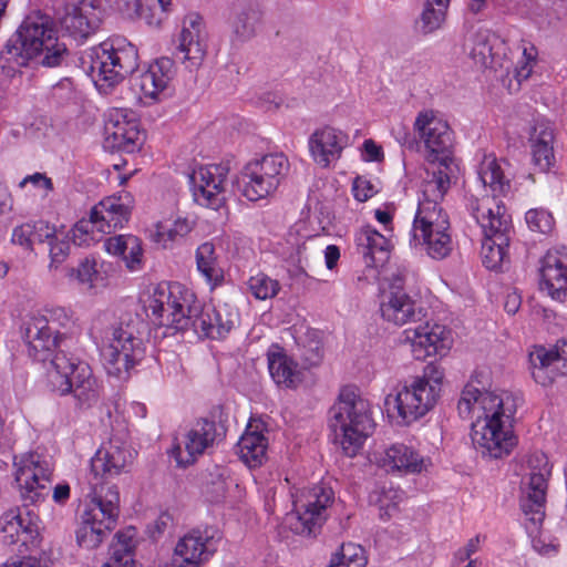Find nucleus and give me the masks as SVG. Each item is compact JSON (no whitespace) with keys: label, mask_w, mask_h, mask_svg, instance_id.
<instances>
[{"label":"nucleus","mask_w":567,"mask_h":567,"mask_svg":"<svg viewBox=\"0 0 567 567\" xmlns=\"http://www.w3.org/2000/svg\"><path fill=\"white\" fill-rule=\"evenodd\" d=\"M78 328L63 309H55L50 316L32 318L25 327L24 339L29 355L37 361L50 359L48 386L59 395L72 394L81 408H90L97 403L101 386L92 373L91 367L78 358L68 355L60 350L71 341Z\"/></svg>","instance_id":"1"},{"label":"nucleus","mask_w":567,"mask_h":567,"mask_svg":"<svg viewBox=\"0 0 567 567\" xmlns=\"http://www.w3.org/2000/svg\"><path fill=\"white\" fill-rule=\"evenodd\" d=\"M146 317L157 326L185 331L193 328L203 337L223 339L234 328L237 313L226 303L202 306L179 284H159L144 301Z\"/></svg>","instance_id":"2"},{"label":"nucleus","mask_w":567,"mask_h":567,"mask_svg":"<svg viewBox=\"0 0 567 567\" xmlns=\"http://www.w3.org/2000/svg\"><path fill=\"white\" fill-rule=\"evenodd\" d=\"M522 398L507 391H484L466 385L457 403L461 417H475L471 439L483 456L502 458L517 444L513 424Z\"/></svg>","instance_id":"3"},{"label":"nucleus","mask_w":567,"mask_h":567,"mask_svg":"<svg viewBox=\"0 0 567 567\" xmlns=\"http://www.w3.org/2000/svg\"><path fill=\"white\" fill-rule=\"evenodd\" d=\"M51 465L40 455L31 454L21 460L16 472L22 507L10 509L0 517V539L6 545L21 543L29 550L40 543V519L30 505H37L48 495Z\"/></svg>","instance_id":"4"},{"label":"nucleus","mask_w":567,"mask_h":567,"mask_svg":"<svg viewBox=\"0 0 567 567\" xmlns=\"http://www.w3.org/2000/svg\"><path fill=\"white\" fill-rule=\"evenodd\" d=\"M69 56L65 43L60 42L48 16L27 17L14 34L7 41L0 54V64L7 74L25 66L40 58L43 66L56 68Z\"/></svg>","instance_id":"5"},{"label":"nucleus","mask_w":567,"mask_h":567,"mask_svg":"<svg viewBox=\"0 0 567 567\" xmlns=\"http://www.w3.org/2000/svg\"><path fill=\"white\" fill-rule=\"evenodd\" d=\"M147 323L137 315H126L114 324L104 327L97 318L91 328L96 344L104 347L103 357L107 373L124 379L146 354Z\"/></svg>","instance_id":"6"},{"label":"nucleus","mask_w":567,"mask_h":567,"mask_svg":"<svg viewBox=\"0 0 567 567\" xmlns=\"http://www.w3.org/2000/svg\"><path fill=\"white\" fill-rule=\"evenodd\" d=\"M414 131L419 134L426 148V158L432 165L426 171L427 193L441 194L457 179L458 165L453 156V131L447 122L439 117L432 110L422 111L414 121Z\"/></svg>","instance_id":"7"},{"label":"nucleus","mask_w":567,"mask_h":567,"mask_svg":"<svg viewBox=\"0 0 567 567\" xmlns=\"http://www.w3.org/2000/svg\"><path fill=\"white\" fill-rule=\"evenodd\" d=\"M444 371L435 363L424 367L423 373L399 384L385 398L389 415L399 424L410 425L426 415L436 405L442 391Z\"/></svg>","instance_id":"8"},{"label":"nucleus","mask_w":567,"mask_h":567,"mask_svg":"<svg viewBox=\"0 0 567 567\" xmlns=\"http://www.w3.org/2000/svg\"><path fill=\"white\" fill-rule=\"evenodd\" d=\"M329 427L343 454L355 456L374 427L369 402L354 389L343 388L329 410Z\"/></svg>","instance_id":"9"},{"label":"nucleus","mask_w":567,"mask_h":567,"mask_svg":"<svg viewBox=\"0 0 567 567\" xmlns=\"http://www.w3.org/2000/svg\"><path fill=\"white\" fill-rule=\"evenodd\" d=\"M82 64L96 84L114 87L137 70V48L124 37L114 35L89 49Z\"/></svg>","instance_id":"10"},{"label":"nucleus","mask_w":567,"mask_h":567,"mask_svg":"<svg viewBox=\"0 0 567 567\" xmlns=\"http://www.w3.org/2000/svg\"><path fill=\"white\" fill-rule=\"evenodd\" d=\"M133 460L134 451L120 439L112 437L103 444L91 458L90 495L104 498L109 492H112L115 493L116 503L120 504V492L112 481L118 475L127 473Z\"/></svg>","instance_id":"11"},{"label":"nucleus","mask_w":567,"mask_h":567,"mask_svg":"<svg viewBox=\"0 0 567 567\" xmlns=\"http://www.w3.org/2000/svg\"><path fill=\"white\" fill-rule=\"evenodd\" d=\"M289 171V161L282 153L264 155L248 162L237 177L236 186L248 200L256 202L271 195Z\"/></svg>","instance_id":"12"},{"label":"nucleus","mask_w":567,"mask_h":567,"mask_svg":"<svg viewBox=\"0 0 567 567\" xmlns=\"http://www.w3.org/2000/svg\"><path fill=\"white\" fill-rule=\"evenodd\" d=\"M89 497L90 501L81 515L75 537L80 547L94 549L115 528L120 516V504L116 503V495L112 492H109L104 498L90 494Z\"/></svg>","instance_id":"13"},{"label":"nucleus","mask_w":567,"mask_h":567,"mask_svg":"<svg viewBox=\"0 0 567 567\" xmlns=\"http://www.w3.org/2000/svg\"><path fill=\"white\" fill-rule=\"evenodd\" d=\"M333 495L332 488L324 485L302 491L293 501V512L286 518L290 529L299 535L316 536L327 520Z\"/></svg>","instance_id":"14"},{"label":"nucleus","mask_w":567,"mask_h":567,"mask_svg":"<svg viewBox=\"0 0 567 567\" xmlns=\"http://www.w3.org/2000/svg\"><path fill=\"white\" fill-rule=\"evenodd\" d=\"M529 474L520 498L523 513L534 524H540L545 517L546 494L551 466L544 453H534L528 458Z\"/></svg>","instance_id":"15"},{"label":"nucleus","mask_w":567,"mask_h":567,"mask_svg":"<svg viewBox=\"0 0 567 567\" xmlns=\"http://www.w3.org/2000/svg\"><path fill=\"white\" fill-rule=\"evenodd\" d=\"M220 538L212 526L192 529L177 542L172 567H199L217 550Z\"/></svg>","instance_id":"16"},{"label":"nucleus","mask_w":567,"mask_h":567,"mask_svg":"<svg viewBox=\"0 0 567 567\" xmlns=\"http://www.w3.org/2000/svg\"><path fill=\"white\" fill-rule=\"evenodd\" d=\"M229 163L209 164L199 167L192 175L194 200L204 207L220 208L226 200Z\"/></svg>","instance_id":"17"},{"label":"nucleus","mask_w":567,"mask_h":567,"mask_svg":"<svg viewBox=\"0 0 567 567\" xmlns=\"http://www.w3.org/2000/svg\"><path fill=\"white\" fill-rule=\"evenodd\" d=\"M449 189L445 188L441 194H436L439 189H434V193H427V184H423V197L419 200V207L411 230V246L417 247L420 238H429L435 231L451 228L449 216L440 205V200L443 199Z\"/></svg>","instance_id":"18"},{"label":"nucleus","mask_w":567,"mask_h":567,"mask_svg":"<svg viewBox=\"0 0 567 567\" xmlns=\"http://www.w3.org/2000/svg\"><path fill=\"white\" fill-rule=\"evenodd\" d=\"M467 209L471 216L482 228L484 237L496 238L498 235L509 237L513 233L511 216L506 213L505 206L494 198L470 197Z\"/></svg>","instance_id":"19"},{"label":"nucleus","mask_w":567,"mask_h":567,"mask_svg":"<svg viewBox=\"0 0 567 567\" xmlns=\"http://www.w3.org/2000/svg\"><path fill=\"white\" fill-rule=\"evenodd\" d=\"M380 312L382 318L395 326L416 322L421 319L422 310L406 293L401 278H395L389 289L381 295Z\"/></svg>","instance_id":"20"},{"label":"nucleus","mask_w":567,"mask_h":567,"mask_svg":"<svg viewBox=\"0 0 567 567\" xmlns=\"http://www.w3.org/2000/svg\"><path fill=\"white\" fill-rule=\"evenodd\" d=\"M220 435L214 420L199 419L185 435L184 449L181 444L174 445L171 452L172 456L178 466L186 467L193 464L198 455L213 446Z\"/></svg>","instance_id":"21"},{"label":"nucleus","mask_w":567,"mask_h":567,"mask_svg":"<svg viewBox=\"0 0 567 567\" xmlns=\"http://www.w3.org/2000/svg\"><path fill=\"white\" fill-rule=\"evenodd\" d=\"M206 33L203 18L198 13H189L183 20L178 45L174 55L177 60L193 69L202 64L206 54Z\"/></svg>","instance_id":"22"},{"label":"nucleus","mask_w":567,"mask_h":567,"mask_svg":"<svg viewBox=\"0 0 567 567\" xmlns=\"http://www.w3.org/2000/svg\"><path fill=\"white\" fill-rule=\"evenodd\" d=\"M101 22V12L94 7L93 0H84L80 6L68 7L60 19L62 31L79 43L94 34Z\"/></svg>","instance_id":"23"},{"label":"nucleus","mask_w":567,"mask_h":567,"mask_svg":"<svg viewBox=\"0 0 567 567\" xmlns=\"http://www.w3.org/2000/svg\"><path fill=\"white\" fill-rule=\"evenodd\" d=\"M405 339L412 344L415 359L421 360L430 355L444 357L451 348L450 332L444 326H419L405 330Z\"/></svg>","instance_id":"24"},{"label":"nucleus","mask_w":567,"mask_h":567,"mask_svg":"<svg viewBox=\"0 0 567 567\" xmlns=\"http://www.w3.org/2000/svg\"><path fill=\"white\" fill-rule=\"evenodd\" d=\"M405 339L412 344L415 359L421 360L430 355L444 357L451 348L450 332L444 326H419L405 330Z\"/></svg>","instance_id":"25"},{"label":"nucleus","mask_w":567,"mask_h":567,"mask_svg":"<svg viewBox=\"0 0 567 567\" xmlns=\"http://www.w3.org/2000/svg\"><path fill=\"white\" fill-rule=\"evenodd\" d=\"M529 364L534 380L546 386L553 383L556 377L567 373V351L558 347H535L529 353Z\"/></svg>","instance_id":"26"},{"label":"nucleus","mask_w":567,"mask_h":567,"mask_svg":"<svg viewBox=\"0 0 567 567\" xmlns=\"http://www.w3.org/2000/svg\"><path fill=\"white\" fill-rule=\"evenodd\" d=\"M540 289L553 299L563 301L567 297V256L558 250H548L540 260Z\"/></svg>","instance_id":"27"},{"label":"nucleus","mask_w":567,"mask_h":567,"mask_svg":"<svg viewBox=\"0 0 567 567\" xmlns=\"http://www.w3.org/2000/svg\"><path fill=\"white\" fill-rule=\"evenodd\" d=\"M123 110H116L110 115L105 132L107 141L112 142L113 147L120 151L133 153L142 144V133L137 122Z\"/></svg>","instance_id":"28"},{"label":"nucleus","mask_w":567,"mask_h":567,"mask_svg":"<svg viewBox=\"0 0 567 567\" xmlns=\"http://www.w3.org/2000/svg\"><path fill=\"white\" fill-rule=\"evenodd\" d=\"M381 462L386 470L405 474H420L432 465L429 456L422 455L415 447L404 443H395L388 447Z\"/></svg>","instance_id":"29"},{"label":"nucleus","mask_w":567,"mask_h":567,"mask_svg":"<svg viewBox=\"0 0 567 567\" xmlns=\"http://www.w3.org/2000/svg\"><path fill=\"white\" fill-rule=\"evenodd\" d=\"M348 143V136L337 128L326 126L315 131L309 138V150L315 162L327 167L338 159Z\"/></svg>","instance_id":"30"},{"label":"nucleus","mask_w":567,"mask_h":567,"mask_svg":"<svg viewBox=\"0 0 567 567\" xmlns=\"http://www.w3.org/2000/svg\"><path fill=\"white\" fill-rule=\"evenodd\" d=\"M357 251L361 255L363 262L369 268L383 266L390 255V243L388 238L372 228L363 226L354 236Z\"/></svg>","instance_id":"31"},{"label":"nucleus","mask_w":567,"mask_h":567,"mask_svg":"<svg viewBox=\"0 0 567 567\" xmlns=\"http://www.w3.org/2000/svg\"><path fill=\"white\" fill-rule=\"evenodd\" d=\"M267 361L270 377L278 386L296 389L301 383L302 372L298 363L279 344L269 347Z\"/></svg>","instance_id":"32"},{"label":"nucleus","mask_w":567,"mask_h":567,"mask_svg":"<svg viewBox=\"0 0 567 567\" xmlns=\"http://www.w3.org/2000/svg\"><path fill=\"white\" fill-rule=\"evenodd\" d=\"M554 126L549 121L538 120L529 133L532 159L539 172L546 173L555 163L553 143Z\"/></svg>","instance_id":"33"},{"label":"nucleus","mask_w":567,"mask_h":567,"mask_svg":"<svg viewBox=\"0 0 567 567\" xmlns=\"http://www.w3.org/2000/svg\"><path fill=\"white\" fill-rule=\"evenodd\" d=\"M174 75V62L169 58H161L151 64L148 70L134 79V85L147 97L155 99L169 84Z\"/></svg>","instance_id":"34"},{"label":"nucleus","mask_w":567,"mask_h":567,"mask_svg":"<svg viewBox=\"0 0 567 567\" xmlns=\"http://www.w3.org/2000/svg\"><path fill=\"white\" fill-rule=\"evenodd\" d=\"M104 247L109 254L121 257L131 271L141 269L143 249L142 243L136 236L117 235L110 237L104 241Z\"/></svg>","instance_id":"35"},{"label":"nucleus","mask_w":567,"mask_h":567,"mask_svg":"<svg viewBox=\"0 0 567 567\" xmlns=\"http://www.w3.org/2000/svg\"><path fill=\"white\" fill-rule=\"evenodd\" d=\"M478 179L488 187L493 197L506 195L511 189V181L505 176L501 164L494 155H485L477 169Z\"/></svg>","instance_id":"36"},{"label":"nucleus","mask_w":567,"mask_h":567,"mask_svg":"<svg viewBox=\"0 0 567 567\" xmlns=\"http://www.w3.org/2000/svg\"><path fill=\"white\" fill-rule=\"evenodd\" d=\"M268 441L258 431L247 430L239 439L236 449L240 460L249 467L260 466L266 458Z\"/></svg>","instance_id":"37"},{"label":"nucleus","mask_w":567,"mask_h":567,"mask_svg":"<svg viewBox=\"0 0 567 567\" xmlns=\"http://www.w3.org/2000/svg\"><path fill=\"white\" fill-rule=\"evenodd\" d=\"M196 264L198 271L213 287L224 280V270L219 265L216 249L213 243L206 241L196 249Z\"/></svg>","instance_id":"38"},{"label":"nucleus","mask_w":567,"mask_h":567,"mask_svg":"<svg viewBox=\"0 0 567 567\" xmlns=\"http://www.w3.org/2000/svg\"><path fill=\"white\" fill-rule=\"evenodd\" d=\"M511 238L498 235L496 238L484 237L482 240L481 257L487 269H497L507 256Z\"/></svg>","instance_id":"39"},{"label":"nucleus","mask_w":567,"mask_h":567,"mask_svg":"<svg viewBox=\"0 0 567 567\" xmlns=\"http://www.w3.org/2000/svg\"><path fill=\"white\" fill-rule=\"evenodd\" d=\"M450 0H426L420 17V30L429 34L440 29L445 21Z\"/></svg>","instance_id":"40"},{"label":"nucleus","mask_w":567,"mask_h":567,"mask_svg":"<svg viewBox=\"0 0 567 567\" xmlns=\"http://www.w3.org/2000/svg\"><path fill=\"white\" fill-rule=\"evenodd\" d=\"M417 246L432 259L442 260L446 258L453 249L450 229H441L429 238H420Z\"/></svg>","instance_id":"41"},{"label":"nucleus","mask_w":567,"mask_h":567,"mask_svg":"<svg viewBox=\"0 0 567 567\" xmlns=\"http://www.w3.org/2000/svg\"><path fill=\"white\" fill-rule=\"evenodd\" d=\"M261 19V12L257 6H248L239 11L234 20V33L239 41H247L255 37Z\"/></svg>","instance_id":"42"},{"label":"nucleus","mask_w":567,"mask_h":567,"mask_svg":"<svg viewBox=\"0 0 567 567\" xmlns=\"http://www.w3.org/2000/svg\"><path fill=\"white\" fill-rule=\"evenodd\" d=\"M233 481L223 468H215L208 474L203 487V494L209 503H221L227 495L228 486Z\"/></svg>","instance_id":"43"},{"label":"nucleus","mask_w":567,"mask_h":567,"mask_svg":"<svg viewBox=\"0 0 567 567\" xmlns=\"http://www.w3.org/2000/svg\"><path fill=\"white\" fill-rule=\"evenodd\" d=\"M371 501L379 504V516L382 520H388L392 517L393 512L398 509V505L404 498V492L393 486H382L373 492Z\"/></svg>","instance_id":"44"},{"label":"nucleus","mask_w":567,"mask_h":567,"mask_svg":"<svg viewBox=\"0 0 567 567\" xmlns=\"http://www.w3.org/2000/svg\"><path fill=\"white\" fill-rule=\"evenodd\" d=\"M247 285L251 295L259 300L275 297L280 289L279 282L265 274L250 277Z\"/></svg>","instance_id":"45"},{"label":"nucleus","mask_w":567,"mask_h":567,"mask_svg":"<svg viewBox=\"0 0 567 567\" xmlns=\"http://www.w3.org/2000/svg\"><path fill=\"white\" fill-rule=\"evenodd\" d=\"M525 220L530 230L540 234H548L554 226L551 214L545 209H529L525 215Z\"/></svg>","instance_id":"46"},{"label":"nucleus","mask_w":567,"mask_h":567,"mask_svg":"<svg viewBox=\"0 0 567 567\" xmlns=\"http://www.w3.org/2000/svg\"><path fill=\"white\" fill-rule=\"evenodd\" d=\"M50 246V264L49 269H58L68 258L70 254V240L68 238H59L54 235V238L49 241Z\"/></svg>","instance_id":"47"},{"label":"nucleus","mask_w":567,"mask_h":567,"mask_svg":"<svg viewBox=\"0 0 567 567\" xmlns=\"http://www.w3.org/2000/svg\"><path fill=\"white\" fill-rule=\"evenodd\" d=\"M493 48L489 43V37L484 33H478L474 39V44L471 49V55L483 65H487L488 60L493 56Z\"/></svg>","instance_id":"48"},{"label":"nucleus","mask_w":567,"mask_h":567,"mask_svg":"<svg viewBox=\"0 0 567 567\" xmlns=\"http://www.w3.org/2000/svg\"><path fill=\"white\" fill-rule=\"evenodd\" d=\"M117 216L109 212L101 213L99 206L95 205L91 209V218L97 224V231L111 233L112 229L123 227L124 223H117Z\"/></svg>","instance_id":"49"},{"label":"nucleus","mask_w":567,"mask_h":567,"mask_svg":"<svg viewBox=\"0 0 567 567\" xmlns=\"http://www.w3.org/2000/svg\"><path fill=\"white\" fill-rule=\"evenodd\" d=\"M99 209L101 213L109 212L111 214L116 215L117 223H125L130 217V208L121 203L120 198L109 197L101 200L99 204Z\"/></svg>","instance_id":"50"},{"label":"nucleus","mask_w":567,"mask_h":567,"mask_svg":"<svg viewBox=\"0 0 567 567\" xmlns=\"http://www.w3.org/2000/svg\"><path fill=\"white\" fill-rule=\"evenodd\" d=\"M300 359L305 368L316 367L321 362L322 359V347L320 341L312 340L308 346L302 344L299 347Z\"/></svg>","instance_id":"51"},{"label":"nucleus","mask_w":567,"mask_h":567,"mask_svg":"<svg viewBox=\"0 0 567 567\" xmlns=\"http://www.w3.org/2000/svg\"><path fill=\"white\" fill-rule=\"evenodd\" d=\"M135 534H136L135 528L128 527L125 530L117 532L114 536L113 544L121 547L120 550H123L125 561H133L132 551L135 546V543H134Z\"/></svg>","instance_id":"52"},{"label":"nucleus","mask_w":567,"mask_h":567,"mask_svg":"<svg viewBox=\"0 0 567 567\" xmlns=\"http://www.w3.org/2000/svg\"><path fill=\"white\" fill-rule=\"evenodd\" d=\"M364 550L361 546H357L353 544L342 545L341 553L334 555L340 561L346 563L347 565L359 564V560L362 561V567L367 566V558L364 557Z\"/></svg>","instance_id":"53"},{"label":"nucleus","mask_w":567,"mask_h":567,"mask_svg":"<svg viewBox=\"0 0 567 567\" xmlns=\"http://www.w3.org/2000/svg\"><path fill=\"white\" fill-rule=\"evenodd\" d=\"M31 228H32V235H31L32 246L35 243H39V244H42L44 241L49 243L51 239L54 238L55 228H54V226H50L49 223H47V221L38 220L34 223H31Z\"/></svg>","instance_id":"54"},{"label":"nucleus","mask_w":567,"mask_h":567,"mask_svg":"<svg viewBox=\"0 0 567 567\" xmlns=\"http://www.w3.org/2000/svg\"><path fill=\"white\" fill-rule=\"evenodd\" d=\"M352 193L357 200L363 203L370 199L377 193V190L370 181L358 176L353 182Z\"/></svg>","instance_id":"55"},{"label":"nucleus","mask_w":567,"mask_h":567,"mask_svg":"<svg viewBox=\"0 0 567 567\" xmlns=\"http://www.w3.org/2000/svg\"><path fill=\"white\" fill-rule=\"evenodd\" d=\"M94 229L97 230L96 221H93L91 215L89 219H81L78 221L73 228V241L74 244L81 246L86 243L87 236L90 233H93Z\"/></svg>","instance_id":"56"},{"label":"nucleus","mask_w":567,"mask_h":567,"mask_svg":"<svg viewBox=\"0 0 567 567\" xmlns=\"http://www.w3.org/2000/svg\"><path fill=\"white\" fill-rule=\"evenodd\" d=\"M96 274L95 262L89 258H85L78 268H71L70 270V276H75L81 284L92 282V279Z\"/></svg>","instance_id":"57"},{"label":"nucleus","mask_w":567,"mask_h":567,"mask_svg":"<svg viewBox=\"0 0 567 567\" xmlns=\"http://www.w3.org/2000/svg\"><path fill=\"white\" fill-rule=\"evenodd\" d=\"M32 228L31 223H25L17 226L12 231L11 241L14 245L21 246L25 250H32Z\"/></svg>","instance_id":"58"},{"label":"nucleus","mask_w":567,"mask_h":567,"mask_svg":"<svg viewBox=\"0 0 567 567\" xmlns=\"http://www.w3.org/2000/svg\"><path fill=\"white\" fill-rule=\"evenodd\" d=\"M27 184H32L37 188L45 189V196L54 189L52 179L45 174L39 172L25 176L19 183V187L24 188Z\"/></svg>","instance_id":"59"},{"label":"nucleus","mask_w":567,"mask_h":567,"mask_svg":"<svg viewBox=\"0 0 567 567\" xmlns=\"http://www.w3.org/2000/svg\"><path fill=\"white\" fill-rule=\"evenodd\" d=\"M363 157L368 162H380L383 159V151L373 140H365L363 143Z\"/></svg>","instance_id":"60"},{"label":"nucleus","mask_w":567,"mask_h":567,"mask_svg":"<svg viewBox=\"0 0 567 567\" xmlns=\"http://www.w3.org/2000/svg\"><path fill=\"white\" fill-rule=\"evenodd\" d=\"M511 2H513V0H468V10L476 14L482 12L488 3L503 8Z\"/></svg>","instance_id":"61"},{"label":"nucleus","mask_w":567,"mask_h":567,"mask_svg":"<svg viewBox=\"0 0 567 567\" xmlns=\"http://www.w3.org/2000/svg\"><path fill=\"white\" fill-rule=\"evenodd\" d=\"M120 549V546L112 543L110 546V558L113 561V564L106 563L102 567H131L128 565L131 561H125L124 553L123 550Z\"/></svg>","instance_id":"62"},{"label":"nucleus","mask_w":567,"mask_h":567,"mask_svg":"<svg viewBox=\"0 0 567 567\" xmlns=\"http://www.w3.org/2000/svg\"><path fill=\"white\" fill-rule=\"evenodd\" d=\"M340 258V249L336 245H329L324 249V261L329 270H332Z\"/></svg>","instance_id":"63"},{"label":"nucleus","mask_w":567,"mask_h":567,"mask_svg":"<svg viewBox=\"0 0 567 567\" xmlns=\"http://www.w3.org/2000/svg\"><path fill=\"white\" fill-rule=\"evenodd\" d=\"M395 138L402 146H405L409 150H413L416 145L415 138L411 135L410 132L406 131L404 126L398 128L395 132Z\"/></svg>","instance_id":"64"}]
</instances>
